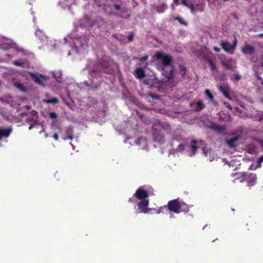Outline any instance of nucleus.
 Segmentation results:
<instances>
[{
	"mask_svg": "<svg viewBox=\"0 0 263 263\" xmlns=\"http://www.w3.org/2000/svg\"><path fill=\"white\" fill-rule=\"evenodd\" d=\"M52 137L55 140L57 141L59 140V136L57 134H54Z\"/></svg>",
	"mask_w": 263,
	"mask_h": 263,
	"instance_id": "38",
	"label": "nucleus"
},
{
	"mask_svg": "<svg viewBox=\"0 0 263 263\" xmlns=\"http://www.w3.org/2000/svg\"><path fill=\"white\" fill-rule=\"evenodd\" d=\"M135 77L138 79H142L145 77V71L143 68H138L134 72Z\"/></svg>",
	"mask_w": 263,
	"mask_h": 263,
	"instance_id": "13",
	"label": "nucleus"
},
{
	"mask_svg": "<svg viewBox=\"0 0 263 263\" xmlns=\"http://www.w3.org/2000/svg\"><path fill=\"white\" fill-rule=\"evenodd\" d=\"M31 114L34 116H36L37 115V112L35 110H33L31 112Z\"/></svg>",
	"mask_w": 263,
	"mask_h": 263,
	"instance_id": "44",
	"label": "nucleus"
},
{
	"mask_svg": "<svg viewBox=\"0 0 263 263\" xmlns=\"http://www.w3.org/2000/svg\"><path fill=\"white\" fill-rule=\"evenodd\" d=\"M174 2L176 3L177 4L178 3L179 0H174Z\"/></svg>",
	"mask_w": 263,
	"mask_h": 263,
	"instance_id": "52",
	"label": "nucleus"
},
{
	"mask_svg": "<svg viewBox=\"0 0 263 263\" xmlns=\"http://www.w3.org/2000/svg\"><path fill=\"white\" fill-rule=\"evenodd\" d=\"M14 86L16 88H17L18 89H19L20 90L23 91V92H25L26 91V89L23 86V85L20 83V82H15L14 83Z\"/></svg>",
	"mask_w": 263,
	"mask_h": 263,
	"instance_id": "25",
	"label": "nucleus"
},
{
	"mask_svg": "<svg viewBox=\"0 0 263 263\" xmlns=\"http://www.w3.org/2000/svg\"><path fill=\"white\" fill-rule=\"evenodd\" d=\"M42 130L40 132V133H41L42 132H43L44 130V129L43 128V127L42 126Z\"/></svg>",
	"mask_w": 263,
	"mask_h": 263,
	"instance_id": "53",
	"label": "nucleus"
},
{
	"mask_svg": "<svg viewBox=\"0 0 263 263\" xmlns=\"http://www.w3.org/2000/svg\"><path fill=\"white\" fill-rule=\"evenodd\" d=\"M167 9V6L165 3H162L157 6V11L159 13L163 12Z\"/></svg>",
	"mask_w": 263,
	"mask_h": 263,
	"instance_id": "20",
	"label": "nucleus"
},
{
	"mask_svg": "<svg viewBox=\"0 0 263 263\" xmlns=\"http://www.w3.org/2000/svg\"><path fill=\"white\" fill-rule=\"evenodd\" d=\"M220 60L221 64L227 69H232L235 67V61L232 59L226 60L221 58Z\"/></svg>",
	"mask_w": 263,
	"mask_h": 263,
	"instance_id": "8",
	"label": "nucleus"
},
{
	"mask_svg": "<svg viewBox=\"0 0 263 263\" xmlns=\"http://www.w3.org/2000/svg\"><path fill=\"white\" fill-rule=\"evenodd\" d=\"M128 39L129 41H132L133 39V35L132 34L129 35Z\"/></svg>",
	"mask_w": 263,
	"mask_h": 263,
	"instance_id": "42",
	"label": "nucleus"
},
{
	"mask_svg": "<svg viewBox=\"0 0 263 263\" xmlns=\"http://www.w3.org/2000/svg\"><path fill=\"white\" fill-rule=\"evenodd\" d=\"M241 78V76L239 75L238 73L235 72L233 74V79L236 81H238Z\"/></svg>",
	"mask_w": 263,
	"mask_h": 263,
	"instance_id": "31",
	"label": "nucleus"
},
{
	"mask_svg": "<svg viewBox=\"0 0 263 263\" xmlns=\"http://www.w3.org/2000/svg\"><path fill=\"white\" fill-rule=\"evenodd\" d=\"M49 117L51 119H55L57 118V115L56 113H55L54 112H51L49 113Z\"/></svg>",
	"mask_w": 263,
	"mask_h": 263,
	"instance_id": "34",
	"label": "nucleus"
},
{
	"mask_svg": "<svg viewBox=\"0 0 263 263\" xmlns=\"http://www.w3.org/2000/svg\"><path fill=\"white\" fill-rule=\"evenodd\" d=\"M224 104L226 105L227 107H228L229 109H232V107L230 105L227 104L226 103H224Z\"/></svg>",
	"mask_w": 263,
	"mask_h": 263,
	"instance_id": "47",
	"label": "nucleus"
},
{
	"mask_svg": "<svg viewBox=\"0 0 263 263\" xmlns=\"http://www.w3.org/2000/svg\"><path fill=\"white\" fill-rule=\"evenodd\" d=\"M236 44L237 41L236 40H235L233 45L231 44L227 41H222L221 43V45L223 49L226 51L230 53H233L235 49Z\"/></svg>",
	"mask_w": 263,
	"mask_h": 263,
	"instance_id": "7",
	"label": "nucleus"
},
{
	"mask_svg": "<svg viewBox=\"0 0 263 263\" xmlns=\"http://www.w3.org/2000/svg\"><path fill=\"white\" fill-rule=\"evenodd\" d=\"M161 126V125L160 124V123L159 122L158 124H156V125H155L153 126V129L154 130H157V129H160V127Z\"/></svg>",
	"mask_w": 263,
	"mask_h": 263,
	"instance_id": "35",
	"label": "nucleus"
},
{
	"mask_svg": "<svg viewBox=\"0 0 263 263\" xmlns=\"http://www.w3.org/2000/svg\"><path fill=\"white\" fill-rule=\"evenodd\" d=\"M263 162V156L260 157L258 160V163L260 165V163Z\"/></svg>",
	"mask_w": 263,
	"mask_h": 263,
	"instance_id": "39",
	"label": "nucleus"
},
{
	"mask_svg": "<svg viewBox=\"0 0 263 263\" xmlns=\"http://www.w3.org/2000/svg\"><path fill=\"white\" fill-rule=\"evenodd\" d=\"M13 63L16 66H22V63L20 61H15L13 62Z\"/></svg>",
	"mask_w": 263,
	"mask_h": 263,
	"instance_id": "36",
	"label": "nucleus"
},
{
	"mask_svg": "<svg viewBox=\"0 0 263 263\" xmlns=\"http://www.w3.org/2000/svg\"><path fill=\"white\" fill-rule=\"evenodd\" d=\"M186 71V67L184 65L179 66V72L182 76H184Z\"/></svg>",
	"mask_w": 263,
	"mask_h": 263,
	"instance_id": "27",
	"label": "nucleus"
},
{
	"mask_svg": "<svg viewBox=\"0 0 263 263\" xmlns=\"http://www.w3.org/2000/svg\"><path fill=\"white\" fill-rule=\"evenodd\" d=\"M191 106L196 111H200L204 108V105L201 101H198L196 103H192Z\"/></svg>",
	"mask_w": 263,
	"mask_h": 263,
	"instance_id": "12",
	"label": "nucleus"
},
{
	"mask_svg": "<svg viewBox=\"0 0 263 263\" xmlns=\"http://www.w3.org/2000/svg\"><path fill=\"white\" fill-rule=\"evenodd\" d=\"M205 95L206 96V97H207V98H208L210 100V101L213 103H215V101H214V97L213 96L211 93L210 91L208 89H206L205 90Z\"/></svg>",
	"mask_w": 263,
	"mask_h": 263,
	"instance_id": "23",
	"label": "nucleus"
},
{
	"mask_svg": "<svg viewBox=\"0 0 263 263\" xmlns=\"http://www.w3.org/2000/svg\"><path fill=\"white\" fill-rule=\"evenodd\" d=\"M165 208V206H163V207H161L160 208H159V209L157 210V211L156 212V213H157V214H160V213L161 212V211H162V209L163 208Z\"/></svg>",
	"mask_w": 263,
	"mask_h": 263,
	"instance_id": "40",
	"label": "nucleus"
},
{
	"mask_svg": "<svg viewBox=\"0 0 263 263\" xmlns=\"http://www.w3.org/2000/svg\"><path fill=\"white\" fill-rule=\"evenodd\" d=\"M115 8L116 9V10H119L120 9V6L118 5H115Z\"/></svg>",
	"mask_w": 263,
	"mask_h": 263,
	"instance_id": "45",
	"label": "nucleus"
},
{
	"mask_svg": "<svg viewBox=\"0 0 263 263\" xmlns=\"http://www.w3.org/2000/svg\"><path fill=\"white\" fill-rule=\"evenodd\" d=\"M85 83L87 85H88V84H87V82H86Z\"/></svg>",
	"mask_w": 263,
	"mask_h": 263,
	"instance_id": "57",
	"label": "nucleus"
},
{
	"mask_svg": "<svg viewBox=\"0 0 263 263\" xmlns=\"http://www.w3.org/2000/svg\"><path fill=\"white\" fill-rule=\"evenodd\" d=\"M182 3L184 5L187 7L189 9H190L192 13H194L195 11V9L192 4V2L191 1L188 0H183Z\"/></svg>",
	"mask_w": 263,
	"mask_h": 263,
	"instance_id": "17",
	"label": "nucleus"
},
{
	"mask_svg": "<svg viewBox=\"0 0 263 263\" xmlns=\"http://www.w3.org/2000/svg\"><path fill=\"white\" fill-rule=\"evenodd\" d=\"M53 41H50L48 43H47V44L49 45V46H53L54 48H55V47L54 46L55 45H53L52 43H53Z\"/></svg>",
	"mask_w": 263,
	"mask_h": 263,
	"instance_id": "41",
	"label": "nucleus"
},
{
	"mask_svg": "<svg viewBox=\"0 0 263 263\" xmlns=\"http://www.w3.org/2000/svg\"><path fill=\"white\" fill-rule=\"evenodd\" d=\"M80 30H83V28L81 24L80 25V26L79 27H78V31H80Z\"/></svg>",
	"mask_w": 263,
	"mask_h": 263,
	"instance_id": "48",
	"label": "nucleus"
},
{
	"mask_svg": "<svg viewBox=\"0 0 263 263\" xmlns=\"http://www.w3.org/2000/svg\"><path fill=\"white\" fill-rule=\"evenodd\" d=\"M199 147V143L195 140H192L189 145L187 144H180L176 150H171L169 153L170 154H174L176 152H180L185 151L187 155L192 157L196 154Z\"/></svg>",
	"mask_w": 263,
	"mask_h": 263,
	"instance_id": "3",
	"label": "nucleus"
},
{
	"mask_svg": "<svg viewBox=\"0 0 263 263\" xmlns=\"http://www.w3.org/2000/svg\"><path fill=\"white\" fill-rule=\"evenodd\" d=\"M203 151L205 156L208 157L210 161H212L214 159V155L212 154V151L211 149L204 147L203 149Z\"/></svg>",
	"mask_w": 263,
	"mask_h": 263,
	"instance_id": "16",
	"label": "nucleus"
},
{
	"mask_svg": "<svg viewBox=\"0 0 263 263\" xmlns=\"http://www.w3.org/2000/svg\"><path fill=\"white\" fill-rule=\"evenodd\" d=\"M66 134L67 135V137H63V139L64 140H66L67 139L72 140L73 139V129L72 127L69 126L67 128L66 131Z\"/></svg>",
	"mask_w": 263,
	"mask_h": 263,
	"instance_id": "19",
	"label": "nucleus"
},
{
	"mask_svg": "<svg viewBox=\"0 0 263 263\" xmlns=\"http://www.w3.org/2000/svg\"><path fill=\"white\" fill-rule=\"evenodd\" d=\"M238 140V137L235 136L232 138L227 140L226 142L228 146L230 147H234L237 146V141Z\"/></svg>",
	"mask_w": 263,
	"mask_h": 263,
	"instance_id": "11",
	"label": "nucleus"
},
{
	"mask_svg": "<svg viewBox=\"0 0 263 263\" xmlns=\"http://www.w3.org/2000/svg\"><path fill=\"white\" fill-rule=\"evenodd\" d=\"M36 35L40 39L41 42L43 43H47V37L44 34L42 30H38L36 31Z\"/></svg>",
	"mask_w": 263,
	"mask_h": 263,
	"instance_id": "14",
	"label": "nucleus"
},
{
	"mask_svg": "<svg viewBox=\"0 0 263 263\" xmlns=\"http://www.w3.org/2000/svg\"><path fill=\"white\" fill-rule=\"evenodd\" d=\"M184 205L185 206V210H182V211H183V212L189 211V207L185 204H184Z\"/></svg>",
	"mask_w": 263,
	"mask_h": 263,
	"instance_id": "43",
	"label": "nucleus"
},
{
	"mask_svg": "<svg viewBox=\"0 0 263 263\" xmlns=\"http://www.w3.org/2000/svg\"><path fill=\"white\" fill-rule=\"evenodd\" d=\"M259 36H263V33L258 35Z\"/></svg>",
	"mask_w": 263,
	"mask_h": 263,
	"instance_id": "54",
	"label": "nucleus"
},
{
	"mask_svg": "<svg viewBox=\"0 0 263 263\" xmlns=\"http://www.w3.org/2000/svg\"><path fill=\"white\" fill-rule=\"evenodd\" d=\"M148 57V55H144L143 57H141L140 58H137V59L139 60L141 62H144V61H146V60H147Z\"/></svg>",
	"mask_w": 263,
	"mask_h": 263,
	"instance_id": "33",
	"label": "nucleus"
},
{
	"mask_svg": "<svg viewBox=\"0 0 263 263\" xmlns=\"http://www.w3.org/2000/svg\"><path fill=\"white\" fill-rule=\"evenodd\" d=\"M94 72H95V71H94L93 72H91L90 73V74L91 75V74H92V73H93Z\"/></svg>",
	"mask_w": 263,
	"mask_h": 263,
	"instance_id": "56",
	"label": "nucleus"
},
{
	"mask_svg": "<svg viewBox=\"0 0 263 263\" xmlns=\"http://www.w3.org/2000/svg\"><path fill=\"white\" fill-rule=\"evenodd\" d=\"M220 90L223 92V95L225 96L226 97H227V98H228L229 99H231V98L230 97V96L226 92L225 90H224V89H222V88L221 87H220Z\"/></svg>",
	"mask_w": 263,
	"mask_h": 263,
	"instance_id": "32",
	"label": "nucleus"
},
{
	"mask_svg": "<svg viewBox=\"0 0 263 263\" xmlns=\"http://www.w3.org/2000/svg\"><path fill=\"white\" fill-rule=\"evenodd\" d=\"M208 63H209V64L211 66V68L213 70H215L216 69V66L215 64L213 62V61L211 60H209Z\"/></svg>",
	"mask_w": 263,
	"mask_h": 263,
	"instance_id": "29",
	"label": "nucleus"
},
{
	"mask_svg": "<svg viewBox=\"0 0 263 263\" xmlns=\"http://www.w3.org/2000/svg\"><path fill=\"white\" fill-rule=\"evenodd\" d=\"M183 205L180 204L177 200H173L170 201L167 204L169 211L173 212L175 213H180V209L182 207Z\"/></svg>",
	"mask_w": 263,
	"mask_h": 263,
	"instance_id": "5",
	"label": "nucleus"
},
{
	"mask_svg": "<svg viewBox=\"0 0 263 263\" xmlns=\"http://www.w3.org/2000/svg\"><path fill=\"white\" fill-rule=\"evenodd\" d=\"M14 47L16 48L17 50L21 51L22 49L19 48L18 47H16V45L15 43H13Z\"/></svg>",
	"mask_w": 263,
	"mask_h": 263,
	"instance_id": "46",
	"label": "nucleus"
},
{
	"mask_svg": "<svg viewBox=\"0 0 263 263\" xmlns=\"http://www.w3.org/2000/svg\"><path fill=\"white\" fill-rule=\"evenodd\" d=\"M43 101L44 102L48 104L51 103L55 104L58 103V100L57 98H53L51 99H44Z\"/></svg>",
	"mask_w": 263,
	"mask_h": 263,
	"instance_id": "26",
	"label": "nucleus"
},
{
	"mask_svg": "<svg viewBox=\"0 0 263 263\" xmlns=\"http://www.w3.org/2000/svg\"><path fill=\"white\" fill-rule=\"evenodd\" d=\"M30 126L29 127V129H31L33 127L36 126L38 125L37 121L35 120H34L32 122L30 123Z\"/></svg>",
	"mask_w": 263,
	"mask_h": 263,
	"instance_id": "28",
	"label": "nucleus"
},
{
	"mask_svg": "<svg viewBox=\"0 0 263 263\" xmlns=\"http://www.w3.org/2000/svg\"><path fill=\"white\" fill-rule=\"evenodd\" d=\"M53 75L57 81H61L62 77V72L61 71L53 72Z\"/></svg>",
	"mask_w": 263,
	"mask_h": 263,
	"instance_id": "24",
	"label": "nucleus"
},
{
	"mask_svg": "<svg viewBox=\"0 0 263 263\" xmlns=\"http://www.w3.org/2000/svg\"><path fill=\"white\" fill-rule=\"evenodd\" d=\"M64 40L66 43H68L72 47V50L77 52H85V47L87 46L88 39L85 36L76 37L71 36H67L65 37Z\"/></svg>",
	"mask_w": 263,
	"mask_h": 263,
	"instance_id": "2",
	"label": "nucleus"
},
{
	"mask_svg": "<svg viewBox=\"0 0 263 263\" xmlns=\"http://www.w3.org/2000/svg\"><path fill=\"white\" fill-rule=\"evenodd\" d=\"M214 50L217 52H219L220 51V48H217V47H214Z\"/></svg>",
	"mask_w": 263,
	"mask_h": 263,
	"instance_id": "49",
	"label": "nucleus"
},
{
	"mask_svg": "<svg viewBox=\"0 0 263 263\" xmlns=\"http://www.w3.org/2000/svg\"><path fill=\"white\" fill-rule=\"evenodd\" d=\"M176 19H177V20H178V21H179V22L181 24H183V25H186V23H185L183 21V20H182V18H180V17H177V18H176Z\"/></svg>",
	"mask_w": 263,
	"mask_h": 263,
	"instance_id": "37",
	"label": "nucleus"
},
{
	"mask_svg": "<svg viewBox=\"0 0 263 263\" xmlns=\"http://www.w3.org/2000/svg\"><path fill=\"white\" fill-rule=\"evenodd\" d=\"M32 80L36 83L40 85H43V81L47 80L48 77L41 74H36L33 73H30Z\"/></svg>",
	"mask_w": 263,
	"mask_h": 263,
	"instance_id": "9",
	"label": "nucleus"
},
{
	"mask_svg": "<svg viewBox=\"0 0 263 263\" xmlns=\"http://www.w3.org/2000/svg\"><path fill=\"white\" fill-rule=\"evenodd\" d=\"M11 132V129L9 128H0V139L8 137Z\"/></svg>",
	"mask_w": 263,
	"mask_h": 263,
	"instance_id": "15",
	"label": "nucleus"
},
{
	"mask_svg": "<svg viewBox=\"0 0 263 263\" xmlns=\"http://www.w3.org/2000/svg\"><path fill=\"white\" fill-rule=\"evenodd\" d=\"M102 65V66L103 68H105V67H106L105 65Z\"/></svg>",
	"mask_w": 263,
	"mask_h": 263,
	"instance_id": "55",
	"label": "nucleus"
},
{
	"mask_svg": "<svg viewBox=\"0 0 263 263\" xmlns=\"http://www.w3.org/2000/svg\"><path fill=\"white\" fill-rule=\"evenodd\" d=\"M158 70L168 80L172 79L174 75V67L172 64V57L165 53L157 52L153 57Z\"/></svg>",
	"mask_w": 263,
	"mask_h": 263,
	"instance_id": "1",
	"label": "nucleus"
},
{
	"mask_svg": "<svg viewBox=\"0 0 263 263\" xmlns=\"http://www.w3.org/2000/svg\"><path fill=\"white\" fill-rule=\"evenodd\" d=\"M150 190V187H146L145 186H140L135 193L134 196L141 200L147 199V197L152 194Z\"/></svg>",
	"mask_w": 263,
	"mask_h": 263,
	"instance_id": "4",
	"label": "nucleus"
},
{
	"mask_svg": "<svg viewBox=\"0 0 263 263\" xmlns=\"http://www.w3.org/2000/svg\"><path fill=\"white\" fill-rule=\"evenodd\" d=\"M242 51L245 54H252L254 52V48L249 45H246L242 49Z\"/></svg>",
	"mask_w": 263,
	"mask_h": 263,
	"instance_id": "18",
	"label": "nucleus"
},
{
	"mask_svg": "<svg viewBox=\"0 0 263 263\" xmlns=\"http://www.w3.org/2000/svg\"><path fill=\"white\" fill-rule=\"evenodd\" d=\"M261 65L263 66V55L261 60Z\"/></svg>",
	"mask_w": 263,
	"mask_h": 263,
	"instance_id": "50",
	"label": "nucleus"
},
{
	"mask_svg": "<svg viewBox=\"0 0 263 263\" xmlns=\"http://www.w3.org/2000/svg\"><path fill=\"white\" fill-rule=\"evenodd\" d=\"M136 144L140 148L143 149H146L147 147V142L146 139L144 138H141L136 141Z\"/></svg>",
	"mask_w": 263,
	"mask_h": 263,
	"instance_id": "10",
	"label": "nucleus"
},
{
	"mask_svg": "<svg viewBox=\"0 0 263 263\" xmlns=\"http://www.w3.org/2000/svg\"><path fill=\"white\" fill-rule=\"evenodd\" d=\"M155 80L153 79H146L144 81V83L145 84L149 85L150 86H152L154 84V81Z\"/></svg>",
	"mask_w": 263,
	"mask_h": 263,
	"instance_id": "30",
	"label": "nucleus"
},
{
	"mask_svg": "<svg viewBox=\"0 0 263 263\" xmlns=\"http://www.w3.org/2000/svg\"><path fill=\"white\" fill-rule=\"evenodd\" d=\"M249 178H250L251 181H248V185L249 186H253L255 183V181L256 180V177L254 174H251L249 176Z\"/></svg>",
	"mask_w": 263,
	"mask_h": 263,
	"instance_id": "21",
	"label": "nucleus"
},
{
	"mask_svg": "<svg viewBox=\"0 0 263 263\" xmlns=\"http://www.w3.org/2000/svg\"><path fill=\"white\" fill-rule=\"evenodd\" d=\"M149 204V200L148 199H144L141 200L138 204V209L140 210V213L146 214L148 213L152 209L148 208L147 206Z\"/></svg>",
	"mask_w": 263,
	"mask_h": 263,
	"instance_id": "6",
	"label": "nucleus"
},
{
	"mask_svg": "<svg viewBox=\"0 0 263 263\" xmlns=\"http://www.w3.org/2000/svg\"><path fill=\"white\" fill-rule=\"evenodd\" d=\"M0 100L2 101V102H4L5 101L4 100V99L3 98H0Z\"/></svg>",
	"mask_w": 263,
	"mask_h": 263,
	"instance_id": "51",
	"label": "nucleus"
},
{
	"mask_svg": "<svg viewBox=\"0 0 263 263\" xmlns=\"http://www.w3.org/2000/svg\"><path fill=\"white\" fill-rule=\"evenodd\" d=\"M212 128L219 133H222L225 129V128L224 126H221V125H218V124H213L212 125Z\"/></svg>",
	"mask_w": 263,
	"mask_h": 263,
	"instance_id": "22",
	"label": "nucleus"
}]
</instances>
